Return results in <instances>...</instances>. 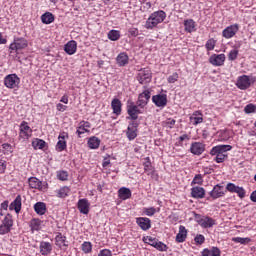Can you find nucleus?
<instances>
[{
    "label": "nucleus",
    "mask_w": 256,
    "mask_h": 256,
    "mask_svg": "<svg viewBox=\"0 0 256 256\" xmlns=\"http://www.w3.org/2000/svg\"><path fill=\"white\" fill-rule=\"evenodd\" d=\"M167 19V13L163 10H158L150 14L145 22V29L153 30L156 29L163 21Z\"/></svg>",
    "instance_id": "nucleus-1"
},
{
    "label": "nucleus",
    "mask_w": 256,
    "mask_h": 256,
    "mask_svg": "<svg viewBox=\"0 0 256 256\" xmlns=\"http://www.w3.org/2000/svg\"><path fill=\"white\" fill-rule=\"evenodd\" d=\"M140 109L141 107L139 106V104H135V102L133 101H128L126 106L128 116L126 117V119L130 121H136L137 119H139V115L143 114V111H141Z\"/></svg>",
    "instance_id": "nucleus-2"
},
{
    "label": "nucleus",
    "mask_w": 256,
    "mask_h": 256,
    "mask_svg": "<svg viewBox=\"0 0 256 256\" xmlns=\"http://www.w3.org/2000/svg\"><path fill=\"white\" fill-rule=\"evenodd\" d=\"M33 135V129L29 126L27 121H22L19 125V140L20 141H29Z\"/></svg>",
    "instance_id": "nucleus-3"
},
{
    "label": "nucleus",
    "mask_w": 256,
    "mask_h": 256,
    "mask_svg": "<svg viewBox=\"0 0 256 256\" xmlns=\"http://www.w3.org/2000/svg\"><path fill=\"white\" fill-rule=\"evenodd\" d=\"M142 241L144 243H146L147 245L154 247V249H157V251L163 252V251H167V249H169V247L165 243H163V242L159 241V239L153 238L151 236H144L142 238Z\"/></svg>",
    "instance_id": "nucleus-4"
},
{
    "label": "nucleus",
    "mask_w": 256,
    "mask_h": 256,
    "mask_svg": "<svg viewBox=\"0 0 256 256\" xmlns=\"http://www.w3.org/2000/svg\"><path fill=\"white\" fill-rule=\"evenodd\" d=\"M21 78L17 74H8L4 77V87L7 89H19Z\"/></svg>",
    "instance_id": "nucleus-5"
},
{
    "label": "nucleus",
    "mask_w": 256,
    "mask_h": 256,
    "mask_svg": "<svg viewBox=\"0 0 256 256\" xmlns=\"http://www.w3.org/2000/svg\"><path fill=\"white\" fill-rule=\"evenodd\" d=\"M151 79H153V74L151 73L150 68H144L138 72L137 81L140 85H147V83H151Z\"/></svg>",
    "instance_id": "nucleus-6"
},
{
    "label": "nucleus",
    "mask_w": 256,
    "mask_h": 256,
    "mask_svg": "<svg viewBox=\"0 0 256 256\" xmlns=\"http://www.w3.org/2000/svg\"><path fill=\"white\" fill-rule=\"evenodd\" d=\"M29 46V41L23 37L14 38L13 43L10 44L9 49L11 51H23V49H27Z\"/></svg>",
    "instance_id": "nucleus-7"
},
{
    "label": "nucleus",
    "mask_w": 256,
    "mask_h": 256,
    "mask_svg": "<svg viewBox=\"0 0 256 256\" xmlns=\"http://www.w3.org/2000/svg\"><path fill=\"white\" fill-rule=\"evenodd\" d=\"M195 219L200 227L203 229H211L215 225V219L209 216H201L200 214H195Z\"/></svg>",
    "instance_id": "nucleus-8"
},
{
    "label": "nucleus",
    "mask_w": 256,
    "mask_h": 256,
    "mask_svg": "<svg viewBox=\"0 0 256 256\" xmlns=\"http://www.w3.org/2000/svg\"><path fill=\"white\" fill-rule=\"evenodd\" d=\"M252 83H255V79H251L248 75H242L237 78L236 86L241 91H245L251 87Z\"/></svg>",
    "instance_id": "nucleus-9"
},
{
    "label": "nucleus",
    "mask_w": 256,
    "mask_h": 256,
    "mask_svg": "<svg viewBox=\"0 0 256 256\" xmlns=\"http://www.w3.org/2000/svg\"><path fill=\"white\" fill-rule=\"evenodd\" d=\"M139 127V122L132 121L128 124L126 136L128 141H134V139H137V129Z\"/></svg>",
    "instance_id": "nucleus-10"
},
{
    "label": "nucleus",
    "mask_w": 256,
    "mask_h": 256,
    "mask_svg": "<svg viewBox=\"0 0 256 256\" xmlns=\"http://www.w3.org/2000/svg\"><path fill=\"white\" fill-rule=\"evenodd\" d=\"M227 57L225 54H212L209 57V63L213 65V67H223L225 65Z\"/></svg>",
    "instance_id": "nucleus-11"
},
{
    "label": "nucleus",
    "mask_w": 256,
    "mask_h": 256,
    "mask_svg": "<svg viewBox=\"0 0 256 256\" xmlns=\"http://www.w3.org/2000/svg\"><path fill=\"white\" fill-rule=\"evenodd\" d=\"M149 99H151V92L149 90H144L139 94L136 105H138L140 109H145L149 103Z\"/></svg>",
    "instance_id": "nucleus-12"
},
{
    "label": "nucleus",
    "mask_w": 256,
    "mask_h": 256,
    "mask_svg": "<svg viewBox=\"0 0 256 256\" xmlns=\"http://www.w3.org/2000/svg\"><path fill=\"white\" fill-rule=\"evenodd\" d=\"M238 32H239V24H233L226 27L222 31V37H224V39H233V36L237 35Z\"/></svg>",
    "instance_id": "nucleus-13"
},
{
    "label": "nucleus",
    "mask_w": 256,
    "mask_h": 256,
    "mask_svg": "<svg viewBox=\"0 0 256 256\" xmlns=\"http://www.w3.org/2000/svg\"><path fill=\"white\" fill-rule=\"evenodd\" d=\"M226 190L229 191V193H236L240 199H245V188L237 186L233 183H228L226 185Z\"/></svg>",
    "instance_id": "nucleus-14"
},
{
    "label": "nucleus",
    "mask_w": 256,
    "mask_h": 256,
    "mask_svg": "<svg viewBox=\"0 0 256 256\" xmlns=\"http://www.w3.org/2000/svg\"><path fill=\"white\" fill-rule=\"evenodd\" d=\"M192 155H203L205 153V144L203 142H192L190 145Z\"/></svg>",
    "instance_id": "nucleus-15"
},
{
    "label": "nucleus",
    "mask_w": 256,
    "mask_h": 256,
    "mask_svg": "<svg viewBox=\"0 0 256 256\" xmlns=\"http://www.w3.org/2000/svg\"><path fill=\"white\" fill-rule=\"evenodd\" d=\"M152 102L156 107H167V94H157L152 96Z\"/></svg>",
    "instance_id": "nucleus-16"
},
{
    "label": "nucleus",
    "mask_w": 256,
    "mask_h": 256,
    "mask_svg": "<svg viewBox=\"0 0 256 256\" xmlns=\"http://www.w3.org/2000/svg\"><path fill=\"white\" fill-rule=\"evenodd\" d=\"M136 224L142 231H149V229H151V219L147 217L136 218Z\"/></svg>",
    "instance_id": "nucleus-17"
},
{
    "label": "nucleus",
    "mask_w": 256,
    "mask_h": 256,
    "mask_svg": "<svg viewBox=\"0 0 256 256\" xmlns=\"http://www.w3.org/2000/svg\"><path fill=\"white\" fill-rule=\"evenodd\" d=\"M143 167H144V173H146V175L152 178L155 177V168L151 164V158L149 157L144 158Z\"/></svg>",
    "instance_id": "nucleus-18"
},
{
    "label": "nucleus",
    "mask_w": 256,
    "mask_h": 256,
    "mask_svg": "<svg viewBox=\"0 0 256 256\" xmlns=\"http://www.w3.org/2000/svg\"><path fill=\"white\" fill-rule=\"evenodd\" d=\"M231 149H233L231 145H217L211 149L210 154L227 155V151Z\"/></svg>",
    "instance_id": "nucleus-19"
},
{
    "label": "nucleus",
    "mask_w": 256,
    "mask_h": 256,
    "mask_svg": "<svg viewBox=\"0 0 256 256\" xmlns=\"http://www.w3.org/2000/svg\"><path fill=\"white\" fill-rule=\"evenodd\" d=\"M210 197L213 199H219L225 196V191L223 186L217 184L213 187L212 191L209 192Z\"/></svg>",
    "instance_id": "nucleus-20"
},
{
    "label": "nucleus",
    "mask_w": 256,
    "mask_h": 256,
    "mask_svg": "<svg viewBox=\"0 0 256 256\" xmlns=\"http://www.w3.org/2000/svg\"><path fill=\"white\" fill-rule=\"evenodd\" d=\"M89 129H91V122L83 120L79 123L76 134L78 137H81V135H84V133H89Z\"/></svg>",
    "instance_id": "nucleus-21"
},
{
    "label": "nucleus",
    "mask_w": 256,
    "mask_h": 256,
    "mask_svg": "<svg viewBox=\"0 0 256 256\" xmlns=\"http://www.w3.org/2000/svg\"><path fill=\"white\" fill-rule=\"evenodd\" d=\"M190 123L197 127V125H201L203 123V113L199 110H196L190 116Z\"/></svg>",
    "instance_id": "nucleus-22"
},
{
    "label": "nucleus",
    "mask_w": 256,
    "mask_h": 256,
    "mask_svg": "<svg viewBox=\"0 0 256 256\" xmlns=\"http://www.w3.org/2000/svg\"><path fill=\"white\" fill-rule=\"evenodd\" d=\"M191 197H193V199H205V188L201 186L192 187Z\"/></svg>",
    "instance_id": "nucleus-23"
},
{
    "label": "nucleus",
    "mask_w": 256,
    "mask_h": 256,
    "mask_svg": "<svg viewBox=\"0 0 256 256\" xmlns=\"http://www.w3.org/2000/svg\"><path fill=\"white\" fill-rule=\"evenodd\" d=\"M111 107L113 110V114L119 117V115H121L123 111V103H121V100L118 98H114L111 102Z\"/></svg>",
    "instance_id": "nucleus-24"
},
{
    "label": "nucleus",
    "mask_w": 256,
    "mask_h": 256,
    "mask_svg": "<svg viewBox=\"0 0 256 256\" xmlns=\"http://www.w3.org/2000/svg\"><path fill=\"white\" fill-rule=\"evenodd\" d=\"M64 51L67 55H75L77 53V41L70 40L64 45Z\"/></svg>",
    "instance_id": "nucleus-25"
},
{
    "label": "nucleus",
    "mask_w": 256,
    "mask_h": 256,
    "mask_svg": "<svg viewBox=\"0 0 256 256\" xmlns=\"http://www.w3.org/2000/svg\"><path fill=\"white\" fill-rule=\"evenodd\" d=\"M55 245L59 247V249L69 247V244H67V236L63 235L61 232H58L55 237Z\"/></svg>",
    "instance_id": "nucleus-26"
},
{
    "label": "nucleus",
    "mask_w": 256,
    "mask_h": 256,
    "mask_svg": "<svg viewBox=\"0 0 256 256\" xmlns=\"http://www.w3.org/2000/svg\"><path fill=\"white\" fill-rule=\"evenodd\" d=\"M22 198L21 195L16 196L13 202H11L9 209L10 211H15V213L19 214L21 213V207H22Z\"/></svg>",
    "instance_id": "nucleus-27"
},
{
    "label": "nucleus",
    "mask_w": 256,
    "mask_h": 256,
    "mask_svg": "<svg viewBox=\"0 0 256 256\" xmlns=\"http://www.w3.org/2000/svg\"><path fill=\"white\" fill-rule=\"evenodd\" d=\"M91 204H89V200L87 199H80L78 201V210L82 215H89V207Z\"/></svg>",
    "instance_id": "nucleus-28"
},
{
    "label": "nucleus",
    "mask_w": 256,
    "mask_h": 256,
    "mask_svg": "<svg viewBox=\"0 0 256 256\" xmlns=\"http://www.w3.org/2000/svg\"><path fill=\"white\" fill-rule=\"evenodd\" d=\"M176 243H185L187 241V228L185 226H179V232L176 235Z\"/></svg>",
    "instance_id": "nucleus-29"
},
{
    "label": "nucleus",
    "mask_w": 256,
    "mask_h": 256,
    "mask_svg": "<svg viewBox=\"0 0 256 256\" xmlns=\"http://www.w3.org/2000/svg\"><path fill=\"white\" fill-rule=\"evenodd\" d=\"M30 189H37L38 191H43V182L37 177H30L28 179Z\"/></svg>",
    "instance_id": "nucleus-30"
},
{
    "label": "nucleus",
    "mask_w": 256,
    "mask_h": 256,
    "mask_svg": "<svg viewBox=\"0 0 256 256\" xmlns=\"http://www.w3.org/2000/svg\"><path fill=\"white\" fill-rule=\"evenodd\" d=\"M116 62L118 67H125V65H129V55L125 52H121L116 57Z\"/></svg>",
    "instance_id": "nucleus-31"
},
{
    "label": "nucleus",
    "mask_w": 256,
    "mask_h": 256,
    "mask_svg": "<svg viewBox=\"0 0 256 256\" xmlns=\"http://www.w3.org/2000/svg\"><path fill=\"white\" fill-rule=\"evenodd\" d=\"M202 256H221V249L219 247L213 246L211 249L205 248L201 252Z\"/></svg>",
    "instance_id": "nucleus-32"
},
{
    "label": "nucleus",
    "mask_w": 256,
    "mask_h": 256,
    "mask_svg": "<svg viewBox=\"0 0 256 256\" xmlns=\"http://www.w3.org/2000/svg\"><path fill=\"white\" fill-rule=\"evenodd\" d=\"M53 251V246L46 241L40 242V253L43 256L50 255V253Z\"/></svg>",
    "instance_id": "nucleus-33"
},
{
    "label": "nucleus",
    "mask_w": 256,
    "mask_h": 256,
    "mask_svg": "<svg viewBox=\"0 0 256 256\" xmlns=\"http://www.w3.org/2000/svg\"><path fill=\"white\" fill-rule=\"evenodd\" d=\"M118 197L122 201H127V199H131V189L122 187L118 190Z\"/></svg>",
    "instance_id": "nucleus-34"
},
{
    "label": "nucleus",
    "mask_w": 256,
    "mask_h": 256,
    "mask_svg": "<svg viewBox=\"0 0 256 256\" xmlns=\"http://www.w3.org/2000/svg\"><path fill=\"white\" fill-rule=\"evenodd\" d=\"M87 145L89 149H99V146L101 145V140L96 136H92L89 138Z\"/></svg>",
    "instance_id": "nucleus-35"
},
{
    "label": "nucleus",
    "mask_w": 256,
    "mask_h": 256,
    "mask_svg": "<svg viewBox=\"0 0 256 256\" xmlns=\"http://www.w3.org/2000/svg\"><path fill=\"white\" fill-rule=\"evenodd\" d=\"M41 21H42V23H44V25H51V23H53V21H55V16L51 12H45L41 16Z\"/></svg>",
    "instance_id": "nucleus-36"
},
{
    "label": "nucleus",
    "mask_w": 256,
    "mask_h": 256,
    "mask_svg": "<svg viewBox=\"0 0 256 256\" xmlns=\"http://www.w3.org/2000/svg\"><path fill=\"white\" fill-rule=\"evenodd\" d=\"M56 193L59 199H65V197H68L69 193H71V188H69L68 186H63L60 189H58Z\"/></svg>",
    "instance_id": "nucleus-37"
},
{
    "label": "nucleus",
    "mask_w": 256,
    "mask_h": 256,
    "mask_svg": "<svg viewBox=\"0 0 256 256\" xmlns=\"http://www.w3.org/2000/svg\"><path fill=\"white\" fill-rule=\"evenodd\" d=\"M34 211L37 213V215H45V211H47V206L44 202H37L34 205Z\"/></svg>",
    "instance_id": "nucleus-38"
},
{
    "label": "nucleus",
    "mask_w": 256,
    "mask_h": 256,
    "mask_svg": "<svg viewBox=\"0 0 256 256\" xmlns=\"http://www.w3.org/2000/svg\"><path fill=\"white\" fill-rule=\"evenodd\" d=\"M184 27H185V31H187V33L195 32V22H194V20L193 19L184 20Z\"/></svg>",
    "instance_id": "nucleus-39"
},
{
    "label": "nucleus",
    "mask_w": 256,
    "mask_h": 256,
    "mask_svg": "<svg viewBox=\"0 0 256 256\" xmlns=\"http://www.w3.org/2000/svg\"><path fill=\"white\" fill-rule=\"evenodd\" d=\"M177 121L173 118H167L166 120L162 121L161 125L164 129L171 130L175 127Z\"/></svg>",
    "instance_id": "nucleus-40"
},
{
    "label": "nucleus",
    "mask_w": 256,
    "mask_h": 256,
    "mask_svg": "<svg viewBox=\"0 0 256 256\" xmlns=\"http://www.w3.org/2000/svg\"><path fill=\"white\" fill-rule=\"evenodd\" d=\"M81 251L85 254L93 253V244L89 241H84L81 245Z\"/></svg>",
    "instance_id": "nucleus-41"
},
{
    "label": "nucleus",
    "mask_w": 256,
    "mask_h": 256,
    "mask_svg": "<svg viewBox=\"0 0 256 256\" xmlns=\"http://www.w3.org/2000/svg\"><path fill=\"white\" fill-rule=\"evenodd\" d=\"M30 227H31L32 233L35 232V231H41V220L32 219L30 221Z\"/></svg>",
    "instance_id": "nucleus-42"
},
{
    "label": "nucleus",
    "mask_w": 256,
    "mask_h": 256,
    "mask_svg": "<svg viewBox=\"0 0 256 256\" xmlns=\"http://www.w3.org/2000/svg\"><path fill=\"white\" fill-rule=\"evenodd\" d=\"M108 39H110V41H119V39H121V32H119V30L109 31Z\"/></svg>",
    "instance_id": "nucleus-43"
},
{
    "label": "nucleus",
    "mask_w": 256,
    "mask_h": 256,
    "mask_svg": "<svg viewBox=\"0 0 256 256\" xmlns=\"http://www.w3.org/2000/svg\"><path fill=\"white\" fill-rule=\"evenodd\" d=\"M159 211H161V209H156L155 207L143 208V214L147 215V217H153V215L159 213Z\"/></svg>",
    "instance_id": "nucleus-44"
},
{
    "label": "nucleus",
    "mask_w": 256,
    "mask_h": 256,
    "mask_svg": "<svg viewBox=\"0 0 256 256\" xmlns=\"http://www.w3.org/2000/svg\"><path fill=\"white\" fill-rule=\"evenodd\" d=\"M232 241L233 243H240V245H249V243H251V238L233 237Z\"/></svg>",
    "instance_id": "nucleus-45"
},
{
    "label": "nucleus",
    "mask_w": 256,
    "mask_h": 256,
    "mask_svg": "<svg viewBox=\"0 0 256 256\" xmlns=\"http://www.w3.org/2000/svg\"><path fill=\"white\" fill-rule=\"evenodd\" d=\"M215 45H217V40H215V38H210L206 41L205 48L207 51H213Z\"/></svg>",
    "instance_id": "nucleus-46"
},
{
    "label": "nucleus",
    "mask_w": 256,
    "mask_h": 256,
    "mask_svg": "<svg viewBox=\"0 0 256 256\" xmlns=\"http://www.w3.org/2000/svg\"><path fill=\"white\" fill-rule=\"evenodd\" d=\"M45 145V141L41 139H36L32 142V147H34V149H45Z\"/></svg>",
    "instance_id": "nucleus-47"
},
{
    "label": "nucleus",
    "mask_w": 256,
    "mask_h": 256,
    "mask_svg": "<svg viewBox=\"0 0 256 256\" xmlns=\"http://www.w3.org/2000/svg\"><path fill=\"white\" fill-rule=\"evenodd\" d=\"M2 225H5L6 227H13V216H11V214H7L3 221H2Z\"/></svg>",
    "instance_id": "nucleus-48"
},
{
    "label": "nucleus",
    "mask_w": 256,
    "mask_h": 256,
    "mask_svg": "<svg viewBox=\"0 0 256 256\" xmlns=\"http://www.w3.org/2000/svg\"><path fill=\"white\" fill-rule=\"evenodd\" d=\"M65 149H67V141L59 140L56 144V151H58V153H61L62 151H65Z\"/></svg>",
    "instance_id": "nucleus-49"
},
{
    "label": "nucleus",
    "mask_w": 256,
    "mask_h": 256,
    "mask_svg": "<svg viewBox=\"0 0 256 256\" xmlns=\"http://www.w3.org/2000/svg\"><path fill=\"white\" fill-rule=\"evenodd\" d=\"M210 155H215V159L214 161H216V163H225V161H227L229 155L228 154H210Z\"/></svg>",
    "instance_id": "nucleus-50"
},
{
    "label": "nucleus",
    "mask_w": 256,
    "mask_h": 256,
    "mask_svg": "<svg viewBox=\"0 0 256 256\" xmlns=\"http://www.w3.org/2000/svg\"><path fill=\"white\" fill-rule=\"evenodd\" d=\"M57 178L59 181H67V179H69V173L65 170L58 171Z\"/></svg>",
    "instance_id": "nucleus-51"
},
{
    "label": "nucleus",
    "mask_w": 256,
    "mask_h": 256,
    "mask_svg": "<svg viewBox=\"0 0 256 256\" xmlns=\"http://www.w3.org/2000/svg\"><path fill=\"white\" fill-rule=\"evenodd\" d=\"M256 112V105L253 103L247 104L244 107V113H246L247 115L251 114V113H255Z\"/></svg>",
    "instance_id": "nucleus-52"
},
{
    "label": "nucleus",
    "mask_w": 256,
    "mask_h": 256,
    "mask_svg": "<svg viewBox=\"0 0 256 256\" xmlns=\"http://www.w3.org/2000/svg\"><path fill=\"white\" fill-rule=\"evenodd\" d=\"M191 185H203V176H201V174L195 175L191 182Z\"/></svg>",
    "instance_id": "nucleus-53"
},
{
    "label": "nucleus",
    "mask_w": 256,
    "mask_h": 256,
    "mask_svg": "<svg viewBox=\"0 0 256 256\" xmlns=\"http://www.w3.org/2000/svg\"><path fill=\"white\" fill-rule=\"evenodd\" d=\"M177 81H179V73L177 72H174L167 78V82L170 84L177 83Z\"/></svg>",
    "instance_id": "nucleus-54"
},
{
    "label": "nucleus",
    "mask_w": 256,
    "mask_h": 256,
    "mask_svg": "<svg viewBox=\"0 0 256 256\" xmlns=\"http://www.w3.org/2000/svg\"><path fill=\"white\" fill-rule=\"evenodd\" d=\"M237 57H239V50H236V49L231 50L228 54L229 61H235Z\"/></svg>",
    "instance_id": "nucleus-55"
},
{
    "label": "nucleus",
    "mask_w": 256,
    "mask_h": 256,
    "mask_svg": "<svg viewBox=\"0 0 256 256\" xmlns=\"http://www.w3.org/2000/svg\"><path fill=\"white\" fill-rule=\"evenodd\" d=\"M194 241L196 245H203V243H205V236L203 234H197Z\"/></svg>",
    "instance_id": "nucleus-56"
},
{
    "label": "nucleus",
    "mask_w": 256,
    "mask_h": 256,
    "mask_svg": "<svg viewBox=\"0 0 256 256\" xmlns=\"http://www.w3.org/2000/svg\"><path fill=\"white\" fill-rule=\"evenodd\" d=\"M7 233H11V228L6 226L5 224L0 225V235H7Z\"/></svg>",
    "instance_id": "nucleus-57"
},
{
    "label": "nucleus",
    "mask_w": 256,
    "mask_h": 256,
    "mask_svg": "<svg viewBox=\"0 0 256 256\" xmlns=\"http://www.w3.org/2000/svg\"><path fill=\"white\" fill-rule=\"evenodd\" d=\"M128 33H129L130 37H137L139 35V29H137V28H130L128 30Z\"/></svg>",
    "instance_id": "nucleus-58"
},
{
    "label": "nucleus",
    "mask_w": 256,
    "mask_h": 256,
    "mask_svg": "<svg viewBox=\"0 0 256 256\" xmlns=\"http://www.w3.org/2000/svg\"><path fill=\"white\" fill-rule=\"evenodd\" d=\"M98 256H113V253L109 249H103L99 252Z\"/></svg>",
    "instance_id": "nucleus-59"
},
{
    "label": "nucleus",
    "mask_w": 256,
    "mask_h": 256,
    "mask_svg": "<svg viewBox=\"0 0 256 256\" xmlns=\"http://www.w3.org/2000/svg\"><path fill=\"white\" fill-rule=\"evenodd\" d=\"M7 169V162L5 160L0 161V173H5V170Z\"/></svg>",
    "instance_id": "nucleus-60"
},
{
    "label": "nucleus",
    "mask_w": 256,
    "mask_h": 256,
    "mask_svg": "<svg viewBox=\"0 0 256 256\" xmlns=\"http://www.w3.org/2000/svg\"><path fill=\"white\" fill-rule=\"evenodd\" d=\"M56 110L63 113L65 111H67V106L63 105L62 103H58V104H56Z\"/></svg>",
    "instance_id": "nucleus-61"
},
{
    "label": "nucleus",
    "mask_w": 256,
    "mask_h": 256,
    "mask_svg": "<svg viewBox=\"0 0 256 256\" xmlns=\"http://www.w3.org/2000/svg\"><path fill=\"white\" fill-rule=\"evenodd\" d=\"M58 139L60 141H65V139H69V133H67V132L60 133L58 136Z\"/></svg>",
    "instance_id": "nucleus-62"
},
{
    "label": "nucleus",
    "mask_w": 256,
    "mask_h": 256,
    "mask_svg": "<svg viewBox=\"0 0 256 256\" xmlns=\"http://www.w3.org/2000/svg\"><path fill=\"white\" fill-rule=\"evenodd\" d=\"M190 139L191 137H189V135L183 134L182 136L179 137V142L183 143V141H189Z\"/></svg>",
    "instance_id": "nucleus-63"
},
{
    "label": "nucleus",
    "mask_w": 256,
    "mask_h": 256,
    "mask_svg": "<svg viewBox=\"0 0 256 256\" xmlns=\"http://www.w3.org/2000/svg\"><path fill=\"white\" fill-rule=\"evenodd\" d=\"M250 200H251L253 203H256V190L251 193V195H250Z\"/></svg>",
    "instance_id": "nucleus-64"
}]
</instances>
